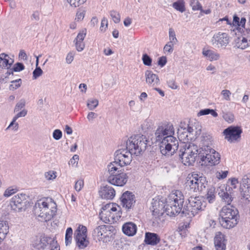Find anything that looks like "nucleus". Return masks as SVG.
<instances>
[{
  "instance_id": "obj_1",
  "label": "nucleus",
  "mask_w": 250,
  "mask_h": 250,
  "mask_svg": "<svg viewBox=\"0 0 250 250\" xmlns=\"http://www.w3.org/2000/svg\"><path fill=\"white\" fill-rule=\"evenodd\" d=\"M184 196L180 190L172 192L166 198H155L152 199L150 210L155 219L160 218L165 213L173 216L182 211Z\"/></svg>"
},
{
  "instance_id": "obj_2",
  "label": "nucleus",
  "mask_w": 250,
  "mask_h": 250,
  "mask_svg": "<svg viewBox=\"0 0 250 250\" xmlns=\"http://www.w3.org/2000/svg\"><path fill=\"white\" fill-rule=\"evenodd\" d=\"M174 129L170 123L159 126L155 132L156 141L163 155L170 157L174 155L178 148L177 139L173 136Z\"/></svg>"
},
{
  "instance_id": "obj_3",
  "label": "nucleus",
  "mask_w": 250,
  "mask_h": 250,
  "mask_svg": "<svg viewBox=\"0 0 250 250\" xmlns=\"http://www.w3.org/2000/svg\"><path fill=\"white\" fill-rule=\"evenodd\" d=\"M57 205L51 198H44L38 200L35 203L34 211L36 217L42 221H48L55 215Z\"/></svg>"
},
{
  "instance_id": "obj_4",
  "label": "nucleus",
  "mask_w": 250,
  "mask_h": 250,
  "mask_svg": "<svg viewBox=\"0 0 250 250\" xmlns=\"http://www.w3.org/2000/svg\"><path fill=\"white\" fill-rule=\"evenodd\" d=\"M239 214L238 209L231 205L223 206L219 211V221L226 229H231L238 223Z\"/></svg>"
},
{
  "instance_id": "obj_5",
  "label": "nucleus",
  "mask_w": 250,
  "mask_h": 250,
  "mask_svg": "<svg viewBox=\"0 0 250 250\" xmlns=\"http://www.w3.org/2000/svg\"><path fill=\"white\" fill-rule=\"evenodd\" d=\"M122 211L121 207L116 203H108L100 208L99 216L100 219L104 223L113 224L121 218Z\"/></svg>"
},
{
  "instance_id": "obj_6",
  "label": "nucleus",
  "mask_w": 250,
  "mask_h": 250,
  "mask_svg": "<svg viewBox=\"0 0 250 250\" xmlns=\"http://www.w3.org/2000/svg\"><path fill=\"white\" fill-rule=\"evenodd\" d=\"M185 184L190 191L200 193L205 190L208 181L205 176L193 172L188 175Z\"/></svg>"
},
{
  "instance_id": "obj_7",
  "label": "nucleus",
  "mask_w": 250,
  "mask_h": 250,
  "mask_svg": "<svg viewBox=\"0 0 250 250\" xmlns=\"http://www.w3.org/2000/svg\"><path fill=\"white\" fill-rule=\"evenodd\" d=\"M199 163L204 167H212L218 165L220 160V156L215 150L208 146L199 149Z\"/></svg>"
},
{
  "instance_id": "obj_8",
  "label": "nucleus",
  "mask_w": 250,
  "mask_h": 250,
  "mask_svg": "<svg viewBox=\"0 0 250 250\" xmlns=\"http://www.w3.org/2000/svg\"><path fill=\"white\" fill-rule=\"evenodd\" d=\"M147 142L146 136L142 135H134L128 139L126 147L132 154L138 156L145 151Z\"/></svg>"
},
{
  "instance_id": "obj_9",
  "label": "nucleus",
  "mask_w": 250,
  "mask_h": 250,
  "mask_svg": "<svg viewBox=\"0 0 250 250\" xmlns=\"http://www.w3.org/2000/svg\"><path fill=\"white\" fill-rule=\"evenodd\" d=\"M199 149L197 146L191 144L181 148L179 156L181 163L185 166H191L195 162Z\"/></svg>"
},
{
  "instance_id": "obj_10",
  "label": "nucleus",
  "mask_w": 250,
  "mask_h": 250,
  "mask_svg": "<svg viewBox=\"0 0 250 250\" xmlns=\"http://www.w3.org/2000/svg\"><path fill=\"white\" fill-rule=\"evenodd\" d=\"M201 126L198 123H194L188 125L187 128L179 130V139L186 143L194 141L200 134Z\"/></svg>"
},
{
  "instance_id": "obj_11",
  "label": "nucleus",
  "mask_w": 250,
  "mask_h": 250,
  "mask_svg": "<svg viewBox=\"0 0 250 250\" xmlns=\"http://www.w3.org/2000/svg\"><path fill=\"white\" fill-rule=\"evenodd\" d=\"M206 207V203L203 196H191L188 199V204L187 207L188 214L191 216H194L204 210Z\"/></svg>"
},
{
  "instance_id": "obj_12",
  "label": "nucleus",
  "mask_w": 250,
  "mask_h": 250,
  "mask_svg": "<svg viewBox=\"0 0 250 250\" xmlns=\"http://www.w3.org/2000/svg\"><path fill=\"white\" fill-rule=\"evenodd\" d=\"M74 239L76 246L80 249H84L88 246L89 241L86 227L82 225H79L75 231Z\"/></svg>"
},
{
  "instance_id": "obj_13",
  "label": "nucleus",
  "mask_w": 250,
  "mask_h": 250,
  "mask_svg": "<svg viewBox=\"0 0 250 250\" xmlns=\"http://www.w3.org/2000/svg\"><path fill=\"white\" fill-rule=\"evenodd\" d=\"M229 42L230 37L227 33L219 31L213 34L210 43L217 48H225L229 44Z\"/></svg>"
},
{
  "instance_id": "obj_14",
  "label": "nucleus",
  "mask_w": 250,
  "mask_h": 250,
  "mask_svg": "<svg viewBox=\"0 0 250 250\" xmlns=\"http://www.w3.org/2000/svg\"><path fill=\"white\" fill-rule=\"evenodd\" d=\"M111 227L106 225H100L97 227L94 230V235L99 242L107 243L112 236Z\"/></svg>"
},
{
  "instance_id": "obj_15",
  "label": "nucleus",
  "mask_w": 250,
  "mask_h": 250,
  "mask_svg": "<svg viewBox=\"0 0 250 250\" xmlns=\"http://www.w3.org/2000/svg\"><path fill=\"white\" fill-rule=\"evenodd\" d=\"M242 129L239 126L231 125L224 130V138L229 143H235L240 141Z\"/></svg>"
},
{
  "instance_id": "obj_16",
  "label": "nucleus",
  "mask_w": 250,
  "mask_h": 250,
  "mask_svg": "<svg viewBox=\"0 0 250 250\" xmlns=\"http://www.w3.org/2000/svg\"><path fill=\"white\" fill-rule=\"evenodd\" d=\"M132 153L128 149L122 148L117 150L114 153V159L118 162L120 167L129 165L132 161Z\"/></svg>"
},
{
  "instance_id": "obj_17",
  "label": "nucleus",
  "mask_w": 250,
  "mask_h": 250,
  "mask_svg": "<svg viewBox=\"0 0 250 250\" xmlns=\"http://www.w3.org/2000/svg\"><path fill=\"white\" fill-rule=\"evenodd\" d=\"M238 36L235 41V46L243 50L250 46V29H242V32L235 33Z\"/></svg>"
},
{
  "instance_id": "obj_18",
  "label": "nucleus",
  "mask_w": 250,
  "mask_h": 250,
  "mask_svg": "<svg viewBox=\"0 0 250 250\" xmlns=\"http://www.w3.org/2000/svg\"><path fill=\"white\" fill-rule=\"evenodd\" d=\"M28 204L27 196L25 194H20L14 196L11 202L12 209L16 212L24 210Z\"/></svg>"
},
{
  "instance_id": "obj_19",
  "label": "nucleus",
  "mask_w": 250,
  "mask_h": 250,
  "mask_svg": "<svg viewBox=\"0 0 250 250\" xmlns=\"http://www.w3.org/2000/svg\"><path fill=\"white\" fill-rule=\"evenodd\" d=\"M120 201L123 208L127 210L132 208L136 203V197L134 192L126 190L120 197Z\"/></svg>"
},
{
  "instance_id": "obj_20",
  "label": "nucleus",
  "mask_w": 250,
  "mask_h": 250,
  "mask_svg": "<svg viewBox=\"0 0 250 250\" xmlns=\"http://www.w3.org/2000/svg\"><path fill=\"white\" fill-rule=\"evenodd\" d=\"M128 178L127 173L121 172L118 174L110 176L107 181L108 183L114 186L123 187L127 184Z\"/></svg>"
},
{
  "instance_id": "obj_21",
  "label": "nucleus",
  "mask_w": 250,
  "mask_h": 250,
  "mask_svg": "<svg viewBox=\"0 0 250 250\" xmlns=\"http://www.w3.org/2000/svg\"><path fill=\"white\" fill-rule=\"evenodd\" d=\"M239 191L243 199L250 201V175H246L242 178L240 184Z\"/></svg>"
},
{
  "instance_id": "obj_22",
  "label": "nucleus",
  "mask_w": 250,
  "mask_h": 250,
  "mask_svg": "<svg viewBox=\"0 0 250 250\" xmlns=\"http://www.w3.org/2000/svg\"><path fill=\"white\" fill-rule=\"evenodd\" d=\"M99 195L102 199L112 200L115 196L116 191L113 188L108 185L101 187L98 191Z\"/></svg>"
},
{
  "instance_id": "obj_23",
  "label": "nucleus",
  "mask_w": 250,
  "mask_h": 250,
  "mask_svg": "<svg viewBox=\"0 0 250 250\" xmlns=\"http://www.w3.org/2000/svg\"><path fill=\"white\" fill-rule=\"evenodd\" d=\"M14 62L13 56L5 53L0 54V69L8 70L11 68Z\"/></svg>"
},
{
  "instance_id": "obj_24",
  "label": "nucleus",
  "mask_w": 250,
  "mask_h": 250,
  "mask_svg": "<svg viewBox=\"0 0 250 250\" xmlns=\"http://www.w3.org/2000/svg\"><path fill=\"white\" fill-rule=\"evenodd\" d=\"M56 240L55 237L43 235L39 239H37L34 243V246L37 249H43L47 246H51Z\"/></svg>"
},
{
  "instance_id": "obj_25",
  "label": "nucleus",
  "mask_w": 250,
  "mask_h": 250,
  "mask_svg": "<svg viewBox=\"0 0 250 250\" xmlns=\"http://www.w3.org/2000/svg\"><path fill=\"white\" fill-rule=\"evenodd\" d=\"M146 83L150 87H157L160 83L159 76L150 70H146L145 73Z\"/></svg>"
},
{
  "instance_id": "obj_26",
  "label": "nucleus",
  "mask_w": 250,
  "mask_h": 250,
  "mask_svg": "<svg viewBox=\"0 0 250 250\" xmlns=\"http://www.w3.org/2000/svg\"><path fill=\"white\" fill-rule=\"evenodd\" d=\"M86 35V29H83L79 32L74 40L76 49L78 52L83 51L85 48L83 40L85 38Z\"/></svg>"
},
{
  "instance_id": "obj_27",
  "label": "nucleus",
  "mask_w": 250,
  "mask_h": 250,
  "mask_svg": "<svg viewBox=\"0 0 250 250\" xmlns=\"http://www.w3.org/2000/svg\"><path fill=\"white\" fill-rule=\"evenodd\" d=\"M214 244L216 250H226L225 235L220 232H217L214 238Z\"/></svg>"
},
{
  "instance_id": "obj_28",
  "label": "nucleus",
  "mask_w": 250,
  "mask_h": 250,
  "mask_svg": "<svg viewBox=\"0 0 250 250\" xmlns=\"http://www.w3.org/2000/svg\"><path fill=\"white\" fill-rule=\"evenodd\" d=\"M224 188L225 185L218 188V195L224 202L228 204L227 205H230L233 200V198L231 195L232 192L227 191Z\"/></svg>"
},
{
  "instance_id": "obj_29",
  "label": "nucleus",
  "mask_w": 250,
  "mask_h": 250,
  "mask_svg": "<svg viewBox=\"0 0 250 250\" xmlns=\"http://www.w3.org/2000/svg\"><path fill=\"white\" fill-rule=\"evenodd\" d=\"M202 54L204 57L209 62L218 61L220 57L219 53L208 48H203Z\"/></svg>"
},
{
  "instance_id": "obj_30",
  "label": "nucleus",
  "mask_w": 250,
  "mask_h": 250,
  "mask_svg": "<svg viewBox=\"0 0 250 250\" xmlns=\"http://www.w3.org/2000/svg\"><path fill=\"white\" fill-rule=\"evenodd\" d=\"M122 230L125 234L128 236L134 235L137 232L136 225L132 222L125 223L122 227Z\"/></svg>"
},
{
  "instance_id": "obj_31",
  "label": "nucleus",
  "mask_w": 250,
  "mask_h": 250,
  "mask_svg": "<svg viewBox=\"0 0 250 250\" xmlns=\"http://www.w3.org/2000/svg\"><path fill=\"white\" fill-rule=\"evenodd\" d=\"M160 239L158 235L154 233L146 232L144 240L145 243L147 245L155 246L158 244Z\"/></svg>"
},
{
  "instance_id": "obj_32",
  "label": "nucleus",
  "mask_w": 250,
  "mask_h": 250,
  "mask_svg": "<svg viewBox=\"0 0 250 250\" xmlns=\"http://www.w3.org/2000/svg\"><path fill=\"white\" fill-rule=\"evenodd\" d=\"M246 22V19L244 17L240 19L236 15H234L233 17V21L232 24L233 26L236 27V33L242 32V29L245 28Z\"/></svg>"
},
{
  "instance_id": "obj_33",
  "label": "nucleus",
  "mask_w": 250,
  "mask_h": 250,
  "mask_svg": "<svg viewBox=\"0 0 250 250\" xmlns=\"http://www.w3.org/2000/svg\"><path fill=\"white\" fill-rule=\"evenodd\" d=\"M239 183L238 179L235 177H231L227 180V184L225 185V188L227 191L233 192L234 189L237 188Z\"/></svg>"
},
{
  "instance_id": "obj_34",
  "label": "nucleus",
  "mask_w": 250,
  "mask_h": 250,
  "mask_svg": "<svg viewBox=\"0 0 250 250\" xmlns=\"http://www.w3.org/2000/svg\"><path fill=\"white\" fill-rule=\"evenodd\" d=\"M205 198L208 202L212 204L214 203L216 199L215 188L213 186H211L207 189V193L205 195Z\"/></svg>"
},
{
  "instance_id": "obj_35",
  "label": "nucleus",
  "mask_w": 250,
  "mask_h": 250,
  "mask_svg": "<svg viewBox=\"0 0 250 250\" xmlns=\"http://www.w3.org/2000/svg\"><path fill=\"white\" fill-rule=\"evenodd\" d=\"M9 226L7 223L0 221V239L2 241L9 232Z\"/></svg>"
},
{
  "instance_id": "obj_36",
  "label": "nucleus",
  "mask_w": 250,
  "mask_h": 250,
  "mask_svg": "<svg viewBox=\"0 0 250 250\" xmlns=\"http://www.w3.org/2000/svg\"><path fill=\"white\" fill-rule=\"evenodd\" d=\"M172 7L177 11L184 13L186 11V3L184 0H177L172 5Z\"/></svg>"
},
{
  "instance_id": "obj_37",
  "label": "nucleus",
  "mask_w": 250,
  "mask_h": 250,
  "mask_svg": "<svg viewBox=\"0 0 250 250\" xmlns=\"http://www.w3.org/2000/svg\"><path fill=\"white\" fill-rule=\"evenodd\" d=\"M120 166L118 162H116V160L110 162L107 166V171L110 175H114L116 172L119 169Z\"/></svg>"
},
{
  "instance_id": "obj_38",
  "label": "nucleus",
  "mask_w": 250,
  "mask_h": 250,
  "mask_svg": "<svg viewBox=\"0 0 250 250\" xmlns=\"http://www.w3.org/2000/svg\"><path fill=\"white\" fill-rule=\"evenodd\" d=\"M210 114L213 117L216 118L218 115L216 110L210 108H205L200 110L197 114L198 117Z\"/></svg>"
},
{
  "instance_id": "obj_39",
  "label": "nucleus",
  "mask_w": 250,
  "mask_h": 250,
  "mask_svg": "<svg viewBox=\"0 0 250 250\" xmlns=\"http://www.w3.org/2000/svg\"><path fill=\"white\" fill-rule=\"evenodd\" d=\"M99 100L94 97L88 98L86 101V106L89 110H93L99 105Z\"/></svg>"
},
{
  "instance_id": "obj_40",
  "label": "nucleus",
  "mask_w": 250,
  "mask_h": 250,
  "mask_svg": "<svg viewBox=\"0 0 250 250\" xmlns=\"http://www.w3.org/2000/svg\"><path fill=\"white\" fill-rule=\"evenodd\" d=\"M45 180L47 181H53L57 177V172L54 170H49L44 173Z\"/></svg>"
},
{
  "instance_id": "obj_41",
  "label": "nucleus",
  "mask_w": 250,
  "mask_h": 250,
  "mask_svg": "<svg viewBox=\"0 0 250 250\" xmlns=\"http://www.w3.org/2000/svg\"><path fill=\"white\" fill-rule=\"evenodd\" d=\"M229 173V171L228 170H216L214 173V176L218 180H222L226 179L228 177Z\"/></svg>"
},
{
  "instance_id": "obj_42",
  "label": "nucleus",
  "mask_w": 250,
  "mask_h": 250,
  "mask_svg": "<svg viewBox=\"0 0 250 250\" xmlns=\"http://www.w3.org/2000/svg\"><path fill=\"white\" fill-rule=\"evenodd\" d=\"M17 119L14 117L9 125L6 128V130H11L14 132L17 131L19 128V125L17 122Z\"/></svg>"
},
{
  "instance_id": "obj_43",
  "label": "nucleus",
  "mask_w": 250,
  "mask_h": 250,
  "mask_svg": "<svg viewBox=\"0 0 250 250\" xmlns=\"http://www.w3.org/2000/svg\"><path fill=\"white\" fill-rule=\"evenodd\" d=\"M22 84V80L21 79H18L16 80L10 82L9 89L10 90L14 91L20 88Z\"/></svg>"
},
{
  "instance_id": "obj_44",
  "label": "nucleus",
  "mask_w": 250,
  "mask_h": 250,
  "mask_svg": "<svg viewBox=\"0 0 250 250\" xmlns=\"http://www.w3.org/2000/svg\"><path fill=\"white\" fill-rule=\"evenodd\" d=\"M168 43L175 45L178 42V40L176 37V34L172 28H169L168 30Z\"/></svg>"
},
{
  "instance_id": "obj_45",
  "label": "nucleus",
  "mask_w": 250,
  "mask_h": 250,
  "mask_svg": "<svg viewBox=\"0 0 250 250\" xmlns=\"http://www.w3.org/2000/svg\"><path fill=\"white\" fill-rule=\"evenodd\" d=\"M73 234V230L71 228H68L65 232V243L66 246L69 245L72 241V236Z\"/></svg>"
},
{
  "instance_id": "obj_46",
  "label": "nucleus",
  "mask_w": 250,
  "mask_h": 250,
  "mask_svg": "<svg viewBox=\"0 0 250 250\" xmlns=\"http://www.w3.org/2000/svg\"><path fill=\"white\" fill-rule=\"evenodd\" d=\"M142 61L143 64L146 66H151L152 64V58L146 53H144L142 55Z\"/></svg>"
},
{
  "instance_id": "obj_47",
  "label": "nucleus",
  "mask_w": 250,
  "mask_h": 250,
  "mask_svg": "<svg viewBox=\"0 0 250 250\" xmlns=\"http://www.w3.org/2000/svg\"><path fill=\"white\" fill-rule=\"evenodd\" d=\"M17 191L18 189L17 188L14 187H9L4 190L3 196L4 197L8 198L15 194Z\"/></svg>"
},
{
  "instance_id": "obj_48",
  "label": "nucleus",
  "mask_w": 250,
  "mask_h": 250,
  "mask_svg": "<svg viewBox=\"0 0 250 250\" xmlns=\"http://www.w3.org/2000/svg\"><path fill=\"white\" fill-rule=\"evenodd\" d=\"M174 44L167 42L163 47V53L165 55H170L174 51Z\"/></svg>"
},
{
  "instance_id": "obj_49",
  "label": "nucleus",
  "mask_w": 250,
  "mask_h": 250,
  "mask_svg": "<svg viewBox=\"0 0 250 250\" xmlns=\"http://www.w3.org/2000/svg\"><path fill=\"white\" fill-rule=\"evenodd\" d=\"M189 5L193 11L202 10V5L198 0H190Z\"/></svg>"
},
{
  "instance_id": "obj_50",
  "label": "nucleus",
  "mask_w": 250,
  "mask_h": 250,
  "mask_svg": "<svg viewBox=\"0 0 250 250\" xmlns=\"http://www.w3.org/2000/svg\"><path fill=\"white\" fill-rule=\"evenodd\" d=\"M97 118L98 114L92 111L88 112L86 115L87 121L90 124H93L96 121Z\"/></svg>"
},
{
  "instance_id": "obj_51",
  "label": "nucleus",
  "mask_w": 250,
  "mask_h": 250,
  "mask_svg": "<svg viewBox=\"0 0 250 250\" xmlns=\"http://www.w3.org/2000/svg\"><path fill=\"white\" fill-rule=\"evenodd\" d=\"M87 0H66L70 6L77 7L85 3Z\"/></svg>"
},
{
  "instance_id": "obj_52",
  "label": "nucleus",
  "mask_w": 250,
  "mask_h": 250,
  "mask_svg": "<svg viewBox=\"0 0 250 250\" xmlns=\"http://www.w3.org/2000/svg\"><path fill=\"white\" fill-rule=\"evenodd\" d=\"M223 118L229 124L233 123L234 121V116L232 113L230 112L224 113L223 115Z\"/></svg>"
},
{
  "instance_id": "obj_53",
  "label": "nucleus",
  "mask_w": 250,
  "mask_h": 250,
  "mask_svg": "<svg viewBox=\"0 0 250 250\" xmlns=\"http://www.w3.org/2000/svg\"><path fill=\"white\" fill-rule=\"evenodd\" d=\"M222 99L226 101H229L231 100V93L228 89H223L220 93Z\"/></svg>"
},
{
  "instance_id": "obj_54",
  "label": "nucleus",
  "mask_w": 250,
  "mask_h": 250,
  "mask_svg": "<svg viewBox=\"0 0 250 250\" xmlns=\"http://www.w3.org/2000/svg\"><path fill=\"white\" fill-rule=\"evenodd\" d=\"M86 14V11L84 9L79 10L76 14L75 20L77 21H82L84 19Z\"/></svg>"
},
{
  "instance_id": "obj_55",
  "label": "nucleus",
  "mask_w": 250,
  "mask_h": 250,
  "mask_svg": "<svg viewBox=\"0 0 250 250\" xmlns=\"http://www.w3.org/2000/svg\"><path fill=\"white\" fill-rule=\"evenodd\" d=\"M79 161V155L77 154H75L73 156V157L69 161L68 164L69 166H71L72 167H78Z\"/></svg>"
},
{
  "instance_id": "obj_56",
  "label": "nucleus",
  "mask_w": 250,
  "mask_h": 250,
  "mask_svg": "<svg viewBox=\"0 0 250 250\" xmlns=\"http://www.w3.org/2000/svg\"><path fill=\"white\" fill-rule=\"evenodd\" d=\"M178 231L182 238L186 237L188 233L187 225H183L180 226L178 229Z\"/></svg>"
},
{
  "instance_id": "obj_57",
  "label": "nucleus",
  "mask_w": 250,
  "mask_h": 250,
  "mask_svg": "<svg viewBox=\"0 0 250 250\" xmlns=\"http://www.w3.org/2000/svg\"><path fill=\"white\" fill-rule=\"evenodd\" d=\"M167 86L173 90L179 89V85L177 83L175 79H171L167 81Z\"/></svg>"
},
{
  "instance_id": "obj_58",
  "label": "nucleus",
  "mask_w": 250,
  "mask_h": 250,
  "mask_svg": "<svg viewBox=\"0 0 250 250\" xmlns=\"http://www.w3.org/2000/svg\"><path fill=\"white\" fill-rule=\"evenodd\" d=\"M43 74V71L40 67H36L32 73L33 80H36Z\"/></svg>"
},
{
  "instance_id": "obj_59",
  "label": "nucleus",
  "mask_w": 250,
  "mask_h": 250,
  "mask_svg": "<svg viewBox=\"0 0 250 250\" xmlns=\"http://www.w3.org/2000/svg\"><path fill=\"white\" fill-rule=\"evenodd\" d=\"M25 69V66L21 62H16L12 67V71L15 72H19Z\"/></svg>"
},
{
  "instance_id": "obj_60",
  "label": "nucleus",
  "mask_w": 250,
  "mask_h": 250,
  "mask_svg": "<svg viewBox=\"0 0 250 250\" xmlns=\"http://www.w3.org/2000/svg\"><path fill=\"white\" fill-rule=\"evenodd\" d=\"M75 57V53L74 52H69L65 57V61L67 64H70L74 61Z\"/></svg>"
},
{
  "instance_id": "obj_61",
  "label": "nucleus",
  "mask_w": 250,
  "mask_h": 250,
  "mask_svg": "<svg viewBox=\"0 0 250 250\" xmlns=\"http://www.w3.org/2000/svg\"><path fill=\"white\" fill-rule=\"evenodd\" d=\"M84 186V181L82 179H79L76 181L74 188L77 192L81 191Z\"/></svg>"
},
{
  "instance_id": "obj_62",
  "label": "nucleus",
  "mask_w": 250,
  "mask_h": 250,
  "mask_svg": "<svg viewBox=\"0 0 250 250\" xmlns=\"http://www.w3.org/2000/svg\"><path fill=\"white\" fill-rule=\"evenodd\" d=\"M167 58L165 56H162L160 57L158 59L157 61V65L162 68L167 63Z\"/></svg>"
},
{
  "instance_id": "obj_63",
  "label": "nucleus",
  "mask_w": 250,
  "mask_h": 250,
  "mask_svg": "<svg viewBox=\"0 0 250 250\" xmlns=\"http://www.w3.org/2000/svg\"><path fill=\"white\" fill-rule=\"evenodd\" d=\"M108 26V21L106 19L103 18L101 22V25L100 27V30L101 32L104 33V32Z\"/></svg>"
},
{
  "instance_id": "obj_64",
  "label": "nucleus",
  "mask_w": 250,
  "mask_h": 250,
  "mask_svg": "<svg viewBox=\"0 0 250 250\" xmlns=\"http://www.w3.org/2000/svg\"><path fill=\"white\" fill-rule=\"evenodd\" d=\"M25 102L24 100H21L18 102L15 105L14 112H18L22 109H25Z\"/></svg>"
}]
</instances>
